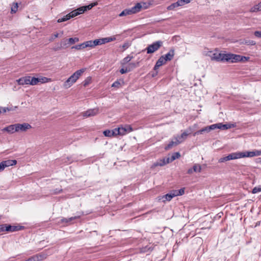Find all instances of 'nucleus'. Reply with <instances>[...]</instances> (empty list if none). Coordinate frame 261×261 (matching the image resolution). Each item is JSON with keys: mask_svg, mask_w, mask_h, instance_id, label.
Wrapping results in <instances>:
<instances>
[{"mask_svg": "<svg viewBox=\"0 0 261 261\" xmlns=\"http://www.w3.org/2000/svg\"><path fill=\"white\" fill-rule=\"evenodd\" d=\"M31 128L32 126L28 123H16L17 132H25Z\"/></svg>", "mask_w": 261, "mask_h": 261, "instance_id": "8", "label": "nucleus"}, {"mask_svg": "<svg viewBox=\"0 0 261 261\" xmlns=\"http://www.w3.org/2000/svg\"><path fill=\"white\" fill-rule=\"evenodd\" d=\"M255 37L257 38H261V31H255L254 33Z\"/></svg>", "mask_w": 261, "mask_h": 261, "instance_id": "52", "label": "nucleus"}, {"mask_svg": "<svg viewBox=\"0 0 261 261\" xmlns=\"http://www.w3.org/2000/svg\"><path fill=\"white\" fill-rule=\"evenodd\" d=\"M63 34V31L61 32V36H62Z\"/></svg>", "mask_w": 261, "mask_h": 261, "instance_id": "64", "label": "nucleus"}, {"mask_svg": "<svg viewBox=\"0 0 261 261\" xmlns=\"http://www.w3.org/2000/svg\"><path fill=\"white\" fill-rule=\"evenodd\" d=\"M133 14L132 11L129 9H126L122 11L119 15V16L122 17L124 16Z\"/></svg>", "mask_w": 261, "mask_h": 261, "instance_id": "28", "label": "nucleus"}, {"mask_svg": "<svg viewBox=\"0 0 261 261\" xmlns=\"http://www.w3.org/2000/svg\"><path fill=\"white\" fill-rule=\"evenodd\" d=\"M192 0H185V2L186 3V4H188Z\"/></svg>", "mask_w": 261, "mask_h": 261, "instance_id": "60", "label": "nucleus"}, {"mask_svg": "<svg viewBox=\"0 0 261 261\" xmlns=\"http://www.w3.org/2000/svg\"><path fill=\"white\" fill-rule=\"evenodd\" d=\"M242 158L253 157L255 156L254 151L242 152Z\"/></svg>", "mask_w": 261, "mask_h": 261, "instance_id": "26", "label": "nucleus"}, {"mask_svg": "<svg viewBox=\"0 0 261 261\" xmlns=\"http://www.w3.org/2000/svg\"><path fill=\"white\" fill-rule=\"evenodd\" d=\"M175 194L174 193V191H172L170 193H168L166 194L164 197L166 199L167 201H170L173 197H175Z\"/></svg>", "mask_w": 261, "mask_h": 261, "instance_id": "29", "label": "nucleus"}, {"mask_svg": "<svg viewBox=\"0 0 261 261\" xmlns=\"http://www.w3.org/2000/svg\"><path fill=\"white\" fill-rule=\"evenodd\" d=\"M174 192L175 194V196H177L183 195L185 193V190L184 188H182V189H180L179 190H175V191H174Z\"/></svg>", "mask_w": 261, "mask_h": 261, "instance_id": "42", "label": "nucleus"}, {"mask_svg": "<svg viewBox=\"0 0 261 261\" xmlns=\"http://www.w3.org/2000/svg\"><path fill=\"white\" fill-rule=\"evenodd\" d=\"M260 192H261V187L259 186L254 187L252 191L253 194H256Z\"/></svg>", "mask_w": 261, "mask_h": 261, "instance_id": "44", "label": "nucleus"}, {"mask_svg": "<svg viewBox=\"0 0 261 261\" xmlns=\"http://www.w3.org/2000/svg\"><path fill=\"white\" fill-rule=\"evenodd\" d=\"M103 44L106 43H108L116 40V38L115 37H106L102 38Z\"/></svg>", "mask_w": 261, "mask_h": 261, "instance_id": "36", "label": "nucleus"}, {"mask_svg": "<svg viewBox=\"0 0 261 261\" xmlns=\"http://www.w3.org/2000/svg\"><path fill=\"white\" fill-rule=\"evenodd\" d=\"M259 11H261V2L258 3L257 5H255L250 9V11L252 12H257Z\"/></svg>", "mask_w": 261, "mask_h": 261, "instance_id": "30", "label": "nucleus"}, {"mask_svg": "<svg viewBox=\"0 0 261 261\" xmlns=\"http://www.w3.org/2000/svg\"><path fill=\"white\" fill-rule=\"evenodd\" d=\"M166 61H165V60L163 58V57H162V56L160 57V58L156 61L155 65L154 66L153 69L154 70H158L160 67H161L162 65L165 64L166 63Z\"/></svg>", "mask_w": 261, "mask_h": 261, "instance_id": "18", "label": "nucleus"}, {"mask_svg": "<svg viewBox=\"0 0 261 261\" xmlns=\"http://www.w3.org/2000/svg\"><path fill=\"white\" fill-rule=\"evenodd\" d=\"M80 218V216H78L71 217L69 218H63L62 219V222L68 223V222H70L72 221V220L79 219Z\"/></svg>", "mask_w": 261, "mask_h": 261, "instance_id": "31", "label": "nucleus"}, {"mask_svg": "<svg viewBox=\"0 0 261 261\" xmlns=\"http://www.w3.org/2000/svg\"><path fill=\"white\" fill-rule=\"evenodd\" d=\"M172 160L174 161L175 160L178 159L180 156V154L179 152H174L172 155Z\"/></svg>", "mask_w": 261, "mask_h": 261, "instance_id": "45", "label": "nucleus"}, {"mask_svg": "<svg viewBox=\"0 0 261 261\" xmlns=\"http://www.w3.org/2000/svg\"><path fill=\"white\" fill-rule=\"evenodd\" d=\"M67 41H68V44L71 45L74 44L76 42H79V38L77 37L70 38L69 39L67 40Z\"/></svg>", "mask_w": 261, "mask_h": 261, "instance_id": "34", "label": "nucleus"}, {"mask_svg": "<svg viewBox=\"0 0 261 261\" xmlns=\"http://www.w3.org/2000/svg\"><path fill=\"white\" fill-rule=\"evenodd\" d=\"M163 45V42L161 41H158L153 42L152 44L149 45L146 48V50L147 54H152L158 50L161 46Z\"/></svg>", "mask_w": 261, "mask_h": 261, "instance_id": "3", "label": "nucleus"}, {"mask_svg": "<svg viewBox=\"0 0 261 261\" xmlns=\"http://www.w3.org/2000/svg\"><path fill=\"white\" fill-rule=\"evenodd\" d=\"M16 82L19 85H31V76H27L22 77L16 80Z\"/></svg>", "mask_w": 261, "mask_h": 261, "instance_id": "10", "label": "nucleus"}, {"mask_svg": "<svg viewBox=\"0 0 261 261\" xmlns=\"http://www.w3.org/2000/svg\"><path fill=\"white\" fill-rule=\"evenodd\" d=\"M6 224L0 225V232L6 231Z\"/></svg>", "mask_w": 261, "mask_h": 261, "instance_id": "48", "label": "nucleus"}, {"mask_svg": "<svg viewBox=\"0 0 261 261\" xmlns=\"http://www.w3.org/2000/svg\"><path fill=\"white\" fill-rule=\"evenodd\" d=\"M244 44L247 45H254L256 44V42L252 40H245Z\"/></svg>", "mask_w": 261, "mask_h": 261, "instance_id": "41", "label": "nucleus"}, {"mask_svg": "<svg viewBox=\"0 0 261 261\" xmlns=\"http://www.w3.org/2000/svg\"><path fill=\"white\" fill-rule=\"evenodd\" d=\"M216 129V126L215 124L211 125L210 126H206L202 128L203 132H209L212 130H214Z\"/></svg>", "mask_w": 261, "mask_h": 261, "instance_id": "33", "label": "nucleus"}, {"mask_svg": "<svg viewBox=\"0 0 261 261\" xmlns=\"http://www.w3.org/2000/svg\"><path fill=\"white\" fill-rule=\"evenodd\" d=\"M103 135L106 137H111L118 135L117 133L116 128L113 130H106L103 132Z\"/></svg>", "mask_w": 261, "mask_h": 261, "instance_id": "20", "label": "nucleus"}, {"mask_svg": "<svg viewBox=\"0 0 261 261\" xmlns=\"http://www.w3.org/2000/svg\"><path fill=\"white\" fill-rule=\"evenodd\" d=\"M226 54H222L218 52L213 53L211 56V59L218 62H224L226 61Z\"/></svg>", "mask_w": 261, "mask_h": 261, "instance_id": "5", "label": "nucleus"}, {"mask_svg": "<svg viewBox=\"0 0 261 261\" xmlns=\"http://www.w3.org/2000/svg\"><path fill=\"white\" fill-rule=\"evenodd\" d=\"M133 56L130 55H128L127 57H125L122 61V65H123L124 64H126L128 63L132 59H133Z\"/></svg>", "mask_w": 261, "mask_h": 261, "instance_id": "32", "label": "nucleus"}, {"mask_svg": "<svg viewBox=\"0 0 261 261\" xmlns=\"http://www.w3.org/2000/svg\"><path fill=\"white\" fill-rule=\"evenodd\" d=\"M181 143L180 141L178 140V138L175 137L173 140L169 142V143L165 147L166 150H169L172 148L173 146H175Z\"/></svg>", "mask_w": 261, "mask_h": 261, "instance_id": "17", "label": "nucleus"}, {"mask_svg": "<svg viewBox=\"0 0 261 261\" xmlns=\"http://www.w3.org/2000/svg\"><path fill=\"white\" fill-rule=\"evenodd\" d=\"M225 162L230 160L229 155L228 154L227 156L224 157Z\"/></svg>", "mask_w": 261, "mask_h": 261, "instance_id": "57", "label": "nucleus"}, {"mask_svg": "<svg viewBox=\"0 0 261 261\" xmlns=\"http://www.w3.org/2000/svg\"><path fill=\"white\" fill-rule=\"evenodd\" d=\"M24 228L23 226L18 225V226H12L9 224H6V231L7 232H15L22 229Z\"/></svg>", "mask_w": 261, "mask_h": 261, "instance_id": "11", "label": "nucleus"}, {"mask_svg": "<svg viewBox=\"0 0 261 261\" xmlns=\"http://www.w3.org/2000/svg\"><path fill=\"white\" fill-rule=\"evenodd\" d=\"M219 163H223L225 162L224 157L220 158L219 161Z\"/></svg>", "mask_w": 261, "mask_h": 261, "instance_id": "58", "label": "nucleus"}, {"mask_svg": "<svg viewBox=\"0 0 261 261\" xmlns=\"http://www.w3.org/2000/svg\"><path fill=\"white\" fill-rule=\"evenodd\" d=\"M174 56V49H171L169 50V51L168 53H167L165 55H163L162 56L163 57V58L165 59V61L167 62V61H171L173 59Z\"/></svg>", "mask_w": 261, "mask_h": 261, "instance_id": "19", "label": "nucleus"}, {"mask_svg": "<svg viewBox=\"0 0 261 261\" xmlns=\"http://www.w3.org/2000/svg\"><path fill=\"white\" fill-rule=\"evenodd\" d=\"M120 85V83L119 81H117L113 83V84L112 85V87H117L118 88Z\"/></svg>", "mask_w": 261, "mask_h": 261, "instance_id": "50", "label": "nucleus"}, {"mask_svg": "<svg viewBox=\"0 0 261 261\" xmlns=\"http://www.w3.org/2000/svg\"><path fill=\"white\" fill-rule=\"evenodd\" d=\"M129 46V44L128 43H125L123 44L122 45V47L124 48V49H126L127 48H128Z\"/></svg>", "mask_w": 261, "mask_h": 261, "instance_id": "56", "label": "nucleus"}, {"mask_svg": "<svg viewBox=\"0 0 261 261\" xmlns=\"http://www.w3.org/2000/svg\"><path fill=\"white\" fill-rule=\"evenodd\" d=\"M98 5L97 2H94L93 3H91L90 5L88 6H82L78 9L75 10V12L79 13L78 15L80 14L83 13L84 12L86 11L87 10H89L91 9L93 7L97 6Z\"/></svg>", "mask_w": 261, "mask_h": 261, "instance_id": "7", "label": "nucleus"}, {"mask_svg": "<svg viewBox=\"0 0 261 261\" xmlns=\"http://www.w3.org/2000/svg\"><path fill=\"white\" fill-rule=\"evenodd\" d=\"M72 49H75L77 50H81L82 49L85 48L84 43H81L80 44H78L75 46H73L71 47Z\"/></svg>", "mask_w": 261, "mask_h": 261, "instance_id": "37", "label": "nucleus"}, {"mask_svg": "<svg viewBox=\"0 0 261 261\" xmlns=\"http://www.w3.org/2000/svg\"><path fill=\"white\" fill-rule=\"evenodd\" d=\"M130 9L132 11V13L133 14H136V13H137L139 12L140 11H141V6L140 4V3H138L135 5V6H134V7L130 8Z\"/></svg>", "mask_w": 261, "mask_h": 261, "instance_id": "23", "label": "nucleus"}, {"mask_svg": "<svg viewBox=\"0 0 261 261\" xmlns=\"http://www.w3.org/2000/svg\"><path fill=\"white\" fill-rule=\"evenodd\" d=\"M230 160L242 158V152H236L229 154Z\"/></svg>", "mask_w": 261, "mask_h": 261, "instance_id": "22", "label": "nucleus"}, {"mask_svg": "<svg viewBox=\"0 0 261 261\" xmlns=\"http://www.w3.org/2000/svg\"><path fill=\"white\" fill-rule=\"evenodd\" d=\"M62 191V189H56L54 190L53 191H52L51 194H57L60 193V192H61Z\"/></svg>", "mask_w": 261, "mask_h": 261, "instance_id": "51", "label": "nucleus"}, {"mask_svg": "<svg viewBox=\"0 0 261 261\" xmlns=\"http://www.w3.org/2000/svg\"><path fill=\"white\" fill-rule=\"evenodd\" d=\"M85 69L82 68L75 71L63 84L65 88H70L79 79L85 72Z\"/></svg>", "mask_w": 261, "mask_h": 261, "instance_id": "1", "label": "nucleus"}, {"mask_svg": "<svg viewBox=\"0 0 261 261\" xmlns=\"http://www.w3.org/2000/svg\"><path fill=\"white\" fill-rule=\"evenodd\" d=\"M18 10V4L17 3H14L13 6L11 8V13H15Z\"/></svg>", "mask_w": 261, "mask_h": 261, "instance_id": "43", "label": "nucleus"}, {"mask_svg": "<svg viewBox=\"0 0 261 261\" xmlns=\"http://www.w3.org/2000/svg\"><path fill=\"white\" fill-rule=\"evenodd\" d=\"M173 161V160H172V156L171 158H167L166 159L165 158V165H166L170 162H172Z\"/></svg>", "mask_w": 261, "mask_h": 261, "instance_id": "49", "label": "nucleus"}, {"mask_svg": "<svg viewBox=\"0 0 261 261\" xmlns=\"http://www.w3.org/2000/svg\"><path fill=\"white\" fill-rule=\"evenodd\" d=\"M177 3L179 7L183 6L185 4H186L185 2V0H178V1H177Z\"/></svg>", "mask_w": 261, "mask_h": 261, "instance_id": "47", "label": "nucleus"}, {"mask_svg": "<svg viewBox=\"0 0 261 261\" xmlns=\"http://www.w3.org/2000/svg\"><path fill=\"white\" fill-rule=\"evenodd\" d=\"M93 44H94V47L97 45L103 44L102 38L99 39H96V40H94Z\"/></svg>", "mask_w": 261, "mask_h": 261, "instance_id": "39", "label": "nucleus"}, {"mask_svg": "<svg viewBox=\"0 0 261 261\" xmlns=\"http://www.w3.org/2000/svg\"><path fill=\"white\" fill-rule=\"evenodd\" d=\"M215 125L216 126V129L218 128L222 130L227 129L235 126L234 124H223L222 123H216Z\"/></svg>", "mask_w": 261, "mask_h": 261, "instance_id": "13", "label": "nucleus"}, {"mask_svg": "<svg viewBox=\"0 0 261 261\" xmlns=\"http://www.w3.org/2000/svg\"><path fill=\"white\" fill-rule=\"evenodd\" d=\"M254 153L255 156H259L261 155V150H254Z\"/></svg>", "mask_w": 261, "mask_h": 261, "instance_id": "55", "label": "nucleus"}, {"mask_svg": "<svg viewBox=\"0 0 261 261\" xmlns=\"http://www.w3.org/2000/svg\"><path fill=\"white\" fill-rule=\"evenodd\" d=\"M164 165H165V158L160 159L156 161L155 162L153 163L152 167H155L157 166H163Z\"/></svg>", "mask_w": 261, "mask_h": 261, "instance_id": "24", "label": "nucleus"}, {"mask_svg": "<svg viewBox=\"0 0 261 261\" xmlns=\"http://www.w3.org/2000/svg\"><path fill=\"white\" fill-rule=\"evenodd\" d=\"M128 72H129V69H127V67H126L125 68H122L120 70V72L121 74H124Z\"/></svg>", "mask_w": 261, "mask_h": 261, "instance_id": "46", "label": "nucleus"}, {"mask_svg": "<svg viewBox=\"0 0 261 261\" xmlns=\"http://www.w3.org/2000/svg\"><path fill=\"white\" fill-rule=\"evenodd\" d=\"M257 160H259L258 162L261 163V158H258Z\"/></svg>", "mask_w": 261, "mask_h": 261, "instance_id": "63", "label": "nucleus"}, {"mask_svg": "<svg viewBox=\"0 0 261 261\" xmlns=\"http://www.w3.org/2000/svg\"><path fill=\"white\" fill-rule=\"evenodd\" d=\"M51 81V79L44 76H40L39 77H31V85H36L38 83H46Z\"/></svg>", "mask_w": 261, "mask_h": 261, "instance_id": "4", "label": "nucleus"}, {"mask_svg": "<svg viewBox=\"0 0 261 261\" xmlns=\"http://www.w3.org/2000/svg\"><path fill=\"white\" fill-rule=\"evenodd\" d=\"M190 134H191V132L187 130L182 133L180 136H177L176 137L178 138V140L180 141L181 143L187 139Z\"/></svg>", "mask_w": 261, "mask_h": 261, "instance_id": "21", "label": "nucleus"}, {"mask_svg": "<svg viewBox=\"0 0 261 261\" xmlns=\"http://www.w3.org/2000/svg\"><path fill=\"white\" fill-rule=\"evenodd\" d=\"M77 12H75V10L71 11L66 15L64 16L63 17L59 18L58 19L57 22L59 23L67 21L69 19H70L71 18H73L75 16H76L78 15Z\"/></svg>", "mask_w": 261, "mask_h": 261, "instance_id": "9", "label": "nucleus"}, {"mask_svg": "<svg viewBox=\"0 0 261 261\" xmlns=\"http://www.w3.org/2000/svg\"><path fill=\"white\" fill-rule=\"evenodd\" d=\"M226 61L227 62L230 61L232 63H236L239 61H242L244 59L247 60V58L243 57L239 55L226 54Z\"/></svg>", "mask_w": 261, "mask_h": 261, "instance_id": "2", "label": "nucleus"}, {"mask_svg": "<svg viewBox=\"0 0 261 261\" xmlns=\"http://www.w3.org/2000/svg\"><path fill=\"white\" fill-rule=\"evenodd\" d=\"M3 131L7 132L9 134H13L16 131V123L8 125L3 129Z\"/></svg>", "mask_w": 261, "mask_h": 261, "instance_id": "16", "label": "nucleus"}, {"mask_svg": "<svg viewBox=\"0 0 261 261\" xmlns=\"http://www.w3.org/2000/svg\"><path fill=\"white\" fill-rule=\"evenodd\" d=\"M141 5V10L142 9H148L150 5V3H146V2H141V3H139Z\"/></svg>", "mask_w": 261, "mask_h": 261, "instance_id": "38", "label": "nucleus"}, {"mask_svg": "<svg viewBox=\"0 0 261 261\" xmlns=\"http://www.w3.org/2000/svg\"><path fill=\"white\" fill-rule=\"evenodd\" d=\"M198 135V131L195 132L194 134H193V136H195L196 135Z\"/></svg>", "mask_w": 261, "mask_h": 261, "instance_id": "61", "label": "nucleus"}, {"mask_svg": "<svg viewBox=\"0 0 261 261\" xmlns=\"http://www.w3.org/2000/svg\"><path fill=\"white\" fill-rule=\"evenodd\" d=\"M201 171V166L199 164H195L192 168H190L187 171V173L192 174L193 172H200Z\"/></svg>", "mask_w": 261, "mask_h": 261, "instance_id": "15", "label": "nucleus"}, {"mask_svg": "<svg viewBox=\"0 0 261 261\" xmlns=\"http://www.w3.org/2000/svg\"><path fill=\"white\" fill-rule=\"evenodd\" d=\"M177 2L176 3H172L170 5L167 7V9L169 11L174 10L175 8L178 7Z\"/></svg>", "mask_w": 261, "mask_h": 261, "instance_id": "35", "label": "nucleus"}, {"mask_svg": "<svg viewBox=\"0 0 261 261\" xmlns=\"http://www.w3.org/2000/svg\"><path fill=\"white\" fill-rule=\"evenodd\" d=\"M17 107H15L14 108L13 107H0V113H5L7 112L13 111Z\"/></svg>", "mask_w": 261, "mask_h": 261, "instance_id": "27", "label": "nucleus"}, {"mask_svg": "<svg viewBox=\"0 0 261 261\" xmlns=\"http://www.w3.org/2000/svg\"><path fill=\"white\" fill-rule=\"evenodd\" d=\"M90 79H87L85 80L84 81L83 85L84 86H86L87 85H88L90 82Z\"/></svg>", "mask_w": 261, "mask_h": 261, "instance_id": "54", "label": "nucleus"}, {"mask_svg": "<svg viewBox=\"0 0 261 261\" xmlns=\"http://www.w3.org/2000/svg\"><path fill=\"white\" fill-rule=\"evenodd\" d=\"M84 43L85 44V48L88 47H94V44H93V41H92V40L87 41L84 42Z\"/></svg>", "mask_w": 261, "mask_h": 261, "instance_id": "40", "label": "nucleus"}, {"mask_svg": "<svg viewBox=\"0 0 261 261\" xmlns=\"http://www.w3.org/2000/svg\"><path fill=\"white\" fill-rule=\"evenodd\" d=\"M117 133L118 135H124L127 133H130L133 130V128L129 125L124 126L116 128Z\"/></svg>", "mask_w": 261, "mask_h": 261, "instance_id": "6", "label": "nucleus"}, {"mask_svg": "<svg viewBox=\"0 0 261 261\" xmlns=\"http://www.w3.org/2000/svg\"><path fill=\"white\" fill-rule=\"evenodd\" d=\"M17 163V162L15 160H8L6 161H3L2 162H1L0 164L1 166L2 167L3 170L5 169V168L13 166L16 165Z\"/></svg>", "mask_w": 261, "mask_h": 261, "instance_id": "12", "label": "nucleus"}, {"mask_svg": "<svg viewBox=\"0 0 261 261\" xmlns=\"http://www.w3.org/2000/svg\"><path fill=\"white\" fill-rule=\"evenodd\" d=\"M62 43H63V45L64 46H65L66 45V43H64V41H62Z\"/></svg>", "mask_w": 261, "mask_h": 261, "instance_id": "62", "label": "nucleus"}, {"mask_svg": "<svg viewBox=\"0 0 261 261\" xmlns=\"http://www.w3.org/2000/svg\"><path fill=\"white\" fill-rule=\"evenodd\" d=\"M59 36V34L58 33H56V34H54V35H53L50 38V39H49V40L50 41H52L53 40H54L55 38L58 37Z\"/></svg>", "mask_w": 261, "mask_h": 261, "instance_id": "53", "label": "nucleus"}, {"mask_svg": "<svg viewBox=\"0 0 261 261\" xmlns=\"http://www.w3.org/2000/svg\"><path fill=\"white\" fill-rule=\"evenodd\" d=\"M98 109L95 108L93 109H89L83 113V116L84 117H91L97 115L98 113Z\"/></svg>", "mask_w": 261, "mask_h": 261, "instance_id": "14", "label": "nucleus"}, {"mask_svg": "<svg viewBox=\"0 0 261 261\" xmlns=\"http://www.w3.org/2000/svg\"><path fill=\"white\" fill-rule=\"evenodd\" d=\"M203 133V130L202 128L198 130V135L202 134Z\"/></svg>", "mask_w": 261, "mask_h": 261, "instance_id": "59", "label": "nucleus"}, {"mask_svg": "<svg viewBox=\"0 0 261 261\" xmlns=\"http://www.w3.org/2000/svg\"><path fill=\"white\" fill-rule=\"evenodd\" d=\"M139 66V62H131L129 63L126 67L127 69H129V71H132L134 69Z\"/></svg>", "mask_w": 261, "mask_h": 261, "instance_id": "25", "label": "nucleus"}]
</instances>
